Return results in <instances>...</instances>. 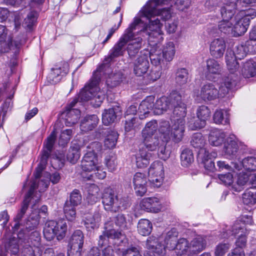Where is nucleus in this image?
Listing matches in <instances>:
<instances>
[{"label": "nucleus", "mask_w": 256, "mask_h": 256, "mask_svg": "<svg viewBox=\"0 0 256 256\" xmlns=\"http://www.w3.org/2000/svg\"><path fill=\"white\" fill-rule=\"evenodd\" d=\"M162 24L158 19L150 22L149 24H144L142 20L137 16L126 30H129L132 38L126 46V50L130 58H134L142 48L143 41L147 40L150 44L154 45L164 39Z\"/></svg>", "instance_id": "f257e3e1"}, {"label": "nucleus", "mask_w": 256, "mask_h": 256, "mask_svg": "<svg viewBox=\"0 0 256 256\" xmlns=\"http://www.w3.org/2000/svg\"><path fill=\"white\" fill-rule=\"evenodd\" d=\"M246 49V44L244 43L237 46L232 52L226 54V62L230 74L222 78L219 87L220 90L224 95L235 88L239 82L240 72L238 70L239 65L236 60H242L248 54Z\"/></svg>", "instance_id": "f03ea898"}, {"label": "nucleus", "mask_w": 256, "mask_h": 256, "mask_svg": "<svg viewBox=\"0 0 256 256\" xmlns=\"http://www.w3.org/2000/svg\"><path fill=\"white\" fill-rule=\"evenodd\" d=\"M172 109L173 116L170 126L171 136L175 142H179L182 138L185 128V117L186 115V106L182 102V98L174 101Z\"/></svg>", "instance_id": "7ed1b4c3"}, {"label": "nucleus", "mask_w": 256, "mask_h": 256, "mask_svg": "<svg viewBox=\"0 0 256 256\" xmlns=\"http://www.w3.org/2000/svg\"><path fill=\"white\" fill-rule=\"evenodd\" d=\"M114 224L121 230L127 229L126 217L124 214H119L116 216L110 218L104 225V230L100 236L98 246L102 247L108 244V239L121 240L124 236L120 231L114 228Z\"/></svg>", "instance_id": "20e7f679"}, {"label": "nucleus", "mask_w": 256, "mask_h": 256, "mask_svg": "<svg viewBox=\"0 0 256 256\" xmlns=\"http://www.w3.org/2000/svg\"><path fill=\"white\" fill-rule=\"evenodd\" d=\"M170 0H150L145 6H143L140 10V14L141 16L145 17L149 20H154L158 19V18H154L156 16L160 17L164 21H166L170 20L172 17V11L170 8H163L161 9H157L156 7L160 4H166ZM160 22L163 26L162 24ZM162 29V28H161Z\"/></svg>", "instance_id": "39448f33"}, {"label": "nucleus", "mask_w": 256, "mask_h": 256, "mask_svg": "<svg viewBox=\"0 0 256 256\" xmlns=\"http://www.w3.org/2000/svg\"><path fill=\"white\" fill-rule=\"evenodd\" d=\"M67 229V224L64 220H48L46 223L44 228V236L48 241L54 240L55 237L58 240H60L65 237Z\"/></svg>", "instance_id": "423d86ee"}, {"label": "nucleus", "mask_w": 256, "mask_h": 256, "mask_svg": "<svg viewBox=\"0 0 256 256\" xmlns=\"http://www.w3.org/2000/svg\"><path fill=\"white\" fill-rule=\"evenodd\" d=\"M102 199L106 211L116 212H119L122 207L126 208L122 202V199L119 198L116 190L110 186L106 188L104 190Z\"/></svg>", "instance_id": "0eeeda50"}, {"label": "nucleus", "mask_w": 256, "mask_h": 256, "mask_svg": "<svg viewBox=\"0 0 256 256\" xmlns=\"http://www.w3.org/2000/svg\"><path fill=\"white\" fill-rule=\"evenodd\" d=\"M236 12V4L224 3L221 7L220 13L222 20L218 22V30L224 34H231L233 36L232 21L233 16Z\"/></svg>", "instance_id": "6e6552de"}, {"label": "nucleus", "mask_w": 256, "mask_h": 256, "mask_svg": "<svg viewBox=\"0 0 256 256\" xmlns=\"http://www.w3.org/2000/svg\"><path fill=\"white\" fill-rule=\"evenodd\" d=\"M102 66L94 72L90 82L86 85L80 92L78 96L80 102L88 101L95 96V93L98 89V85L101 79Z\"/></svg>", "instance_id": "1a4fd4ad"}, {"label": "nucleus", "mask_w": 256, "mask_h": 256, "mask_svg": "<svg viewBox=\"0 0 256 256\" xmlns=\"http://www.w3.org/2000/svg\"><path fill=\"white\" fill-rule=\"evenodd\" d=\"M8 30L6 26L0 24V52L5 53L12 52L14 56L18 54L22 46L21 40H13L9 36L6 40Z\"/></svg>", "instance_id": "9d476101"}, {"label": "nucleus", "mask_w": 256, "mask_h": 256, "mask_svg": "<svg viewBox=\"0 0 256 256\" xmlns=\"http://www.w3.org/2000/svg\"><path fill=\"white\" fill-rule=\"evenodd\" d=\"M132 38L129 30H125L118 41L110 50L108 56L104 58L105 64H108L114 58L124 56L126 50V46Z\"/></svg>", "instance_id": "9b49d317"}, {"label": "nucleus", "mask_w": 256, "mask_h": 256, "mask_svg": "<svg viewBox=\"0 0 256 256\" xmlns=\"http://www.w3.org/2000/svg\"><path fill=\"white\" fill-rule=\"evenodd\" d=\"M159 132L160 134L161 142L157 147L158 154L160 159L166 160L169 158L170 153V151L166 148V143L170 138H172L169 123L167 122H162L159 128Z\"/></svg>", "instance_id": "f8f14e48"}, {"label": "nucleus", "mask_w": 256, "mask_h": 256, "mask_svg": "<svg viewBox=\"0 0 256 256\" xmlns=\"http://www.w3.org/2000/svg\"><path fill=\"white\" fill-rule=\"evenodd\" d=\"M82 195L79 190L75 189L70 194V200H67L64 207V212L68 220L72 221L76 216V206L80 204Z\"/></svg>", "instance_id": "ddd939ff"}, {"label": "nucleus", "mask_w": 256, "mask_h": 256, "mask_svg": "<svg viewBox=\"0 0 256 256\" xmlns=\"http://www.w3.org/2000/svg\"><path fill=\"white\" fill-rule=\"evenodd\" d=\"M41 236L39 232H32L29 238L28 244L24 248L22 256H42V252L40 248Z\"/></svg>", "instance_id": "4468645a"}, {"label": "nucleus", "mask_w": 256, "mask_h": 256, "mask_svg": "<svg viewBox=\"0 0 256 256\" xmlns=\"http://www.w3.org/2000/svg\"><path fill=\"white\" fill-rule=\"evenodd\" d=\"M84 242L83 232L80 230H76L70 240V249L68 250V256H81Z\"/></svg>", "instance_id": "2eb2a0df"}, {"label": "nucleus", "mask_w": 256, "mask_h": 256, "mask_svg": "<svg viewBox=\"0 0 256 256\" xmlns=\"http://www.w3.org/2000/svg\"><path fill=\"white\" fill-rule=\"evenodd\" d=\"M146 248L148 250L147 255L154 256H164L165 255V246L162 244L160 238L152 235L148 238L146 242Z\"/></svg>", "instance_id": "dca6fc26"}, {"label": "nucleus", "mask_w": 256, "mask_h": 256, "mask_svg": "<svg viewBox=\"0 0 256 256\" xmlns=\"http://www.w3.org/2000/svg\"><path fill=\"white\" fill-rule=\"evenodd\" d=\"M180 98L181 95L178 92L172 91L168 96H162L158 99L154 104V108L162 112L172 109L174 104V101Z\"/></svg>", "instance_id": "f3484780"}, {"label": "nucleus", "mask_w": 256, "mask_h": 256, "mask_svg": "<svg viewBox=\"0 0 256 256\" xmlns=\"http://www.w3.org/2000/svg\"><path fill=\"white\" fill-rule=\"evenodd\" d=\"M41 184L42 185L43 188H40V191H44V190L46 189L48 186V184H47L46 182L42 180H40L38 184L36 181H32L31 182L30 189L25 196L24 199L23 200L22 208L20 210V212H22V214H24L28 207L30 200L32 198H34L32 196L34 194V191L38 186Z\"/></svg>", "instance_id": "a211bd4d"}, {"label": "nucleus", "mask_w": 256, "mask_h": 256, "mask_svg": "<svg viewBox=\"0 0 256 256\" xmlns=\"http://www.w3.org/2000/svg\"><path fill=\"white\" fill-rule=\"evenodd\" d=\"M133 184L136 194L143 196L147 190L148 178L145 174L136 172L133 178Z\"/></svg>", "instance_id": "6ab92c4d"}, {"label": "nucleus", "mask_w": 256, "mask_h": 256, "mask_svg": "<svg viewBox=\"0 0 256 256\" xmlns=\"http://www.w3.org/2000/svg\"><path fill=\"white\" fill-rule=\"evenodd\" d=\"M226 49V43L223 38H220L213 40L210 44V55L216 59L223 57Z\"/></svg>", "instance_id": "aec40b11"}, {"label": "nucleus", "mask_w": 256, "mask_h": 256, "mask_svg": "<svg viewBox=\"0 0 256 256\" xmlns=\"http://www.w3.org/2000/svg\"><path fill=\"white\" fill-rule=\"evenodd\" d=\"M69 66L66 62H62L58 65L52 68V72L48 75L51 83L55 84L58 82L68 72Z\"/></svg>", "instance_id": "412c9836"}, {"label": "nucleus", "mask_w": 256, "mask_h": 256, "mask_svg": "<svg viewBox=\"0 0 256 256\" xmlns=\"http://www.w3.org/2000/svg\"><path fill=\"white\" fill-rule=\"evenodd\" d=\"M215 152H210L207 149H202L197 154V160L198 163L202 164L206 170L212 171L214 168V163L212 160V158L215 157Z\"/></svg>", "instance_id": "4be33fe9"}, {"label": "nucleus", "mask_w": 256, "mask_h": 256, "mask_svg": "<svg viewBox=\"0 0 256 256\" xmlns=\"http://www.w3.org/2000/svg\"><path fill=\"white\" fill-rule=\"evenodd\" d=\"M250 25L249 20L246 18H242L237 14L233 18V36H238L244 34L247 30Z\"/></svg>", "instance_id": "5701e85b"}, {"label": "nucleus", "mask_w": 256, "mask_h": 256, "mask_svg": "<svg viewBox=\"0 0 256 256\" xmlns=\"http://www.w3.org/2000/svg\"><path fill=\"white\" fill-rule=\"evenodd\" d=\"M140 206L143 210L154 213L159 212L162 208L159 199L156 197L143 198L140 202Z\"/></svg>", "instance_id": "b1692460"}, {"label": "nucleus", "mask_w": 256, "mask_h": 256, "mask_svg": "<svg viewBox=\"0 0 256 256\" xmlns=\"http://www.w3.org/2000/svg\"><path fill=\"white\" fill-rule=\"evenodd\" d=\"M150 66L148 58L146 55L141 54L134 62V73L138 76H142L145 74Z\"/></svg>", "instance_id": "393cba45"}, {"label": "nucleus", "mask_w": 256, "mask_h": 256, "mask_svg": "<svg viewBox=\"0 0 256 256\" xmlns=\"http://www.w3.org/2000/svg\"><path fill=\"white\" fill-rule=\"evenodd\" d=\"M98 164L96 154L93 152H90L84 156L81 162V168L84 172H90L94 170Z\"/></svg>", "instance_id": "a878e982"}, {"label": "nucleus", "mask_w": 256, "mask_h": 256, "mask_svg": "<svg viewBox=\"0 0 256 256\" xmlns=\"http://www.w3.org/2000/svg\"><path fill=\"white\" fill-rule=\"evenodd\" d=\"M219 90L212 83H207L202 86L200 90V98L204 101L212 100L218 98Z\"/></svg>", "instance_id": "bb28decb"}, {"label": "nucleus", "mask_w": 256, "mask_h": 256, "mask_svg": "<svg viewBox=\"0 0 256 256\" xmlns=\"http://www.w3.org/2000/svg\"><path fill=\"white\" fill-rule=\"evenodd\" d=\"M215 59L210 58L206 61L205 72L206 77L208 80H212L214 76L220 74L222 71L221 64Z\"/></svg>", "instance_id": "cd10ccee"}, {"label": "nucleus", "mask_w": 256, "mask_h": 256, "mask_svg": "<svg viewBox=\"0 0 256 256\" xmlns=\"http://www.w3.org/2000/svg\"><path fill=\"white\" fill-rule=\"evenodd\" d=\"M226 134L222 130L218 128H212L210 130L208 136V142L210 145L214 146H218L224 143Z\"/></svg>", "instance_id": "c85d7f7f"}, {"label": "nucleus", "mask_w": 256, "mask_h": 256, "mask_svg": "<svg viewBox=\"0 0 256 256\" xmlns=\"http://www.w3.org/2000/svg\"><path fill=\"white\" fill-rule=\"evenodd\" d=\"M100 220L101 214L98 211L95 212L93 214H85L82 219L84 225L88 230L98 228Z\"/></svg>", "instance_id": "c756f323"}, {"label": "nucleus", "mask_w": 256, "mask_h": 256, "mask_svg": "<svg viewBox=\"0 0 256 256\" xmlns=\"http://www.w3.org/2000/svg\"><path fill=\"white\" fill-rule=\"evenodd\" d=\"M154 96H150L140 102L138 108V112L140 113V119L146 118V116L149 114L150 110L154 107Z\"/></svg>", "instance_id": "7c9ffc66"}, {"label": "nucleus", "mask_w": 256, "mask_h": 256, "mask_svg": "<svg viewBox=\"0 0 256 256\" xmlns=\"http://www.w3.org/2000/svg\"><path fill=\"white\" fill-rule=\"evenodd\" d=\"M206 246V237L202 236H198L194 238L190 243V252L199 253L205 249Z\"/></svg>", "instance_id": "2f4dec72"}, {"label": "nucleus", "mask_w": 256, "mask_h": 256, "mask_svg": "<svg viewBox=\"0 0 256 256\" xmlns=\"http://www.w3.org/2000/svg\"><path fill=\"white\" fill-rule=\"evenodd\" d=\"M253 223L252 216L248 215L242 216L240 220H236L232 228V235L238 234L240 231L244 232V224H252Z\"/></svg>", "instance_id": "473e14b6"}, {"label": "nucleus", "mask_w": 256, "mask_h": 256, "mask_svg": "<svg viewBox=\"0 0 256 256\" xmlns=\"http://www.w3.org/2000/svg\"><path fill=\"white\" fill-rule=\"evenodd\" d=\"M234 136H230L224 143V151L228 156H235L238 148V143L234 139Z\"/></svg>", "instance_id": "72a5a7b5"}, {"label": "nucleus", "mask_w": 256, "mask_h": 256, "mask_svg": "<svg viewBox=\"0 0 256 256\" xmlns=\"http://www.w3.org/2000/svg\"><path fill=\"white\" fill-rule=\"evenodd\" d=\"M98 121L96 115L88 116L82 120L80 126V128L84 131L91 130L96 126Z\"/></svg>", "instance_id": "f704fd0d"}, {"label": "nucleus", "mask_w": 256, "mask_h": 256, "mask_svg": "<svg viewBox=\"0 0 256 256\" xmlns=\"http://www.w3.org/2000/svg\"><path fill=\"white\" fill-rule=\"evenodd\" d=\"M65 114V124L68 126H71L76 124L80 116V112L78 109L66 110L64 112Z\"/></svg>", "instance_id": "c9c22d12"}, {"label": "nucleus", "mask_w": 256, "mask_h": 256, "mask_svg": "<svg viewBox=\"0 0 256 256\" xmlns=\"http://www.w3.org/2000/svg\"><path fill=\"white\" fill-rule=\"evenodd\" d=\"M150 154L146 150L140 149L136 154V166L139 168L146 167L150 163Z\"/></svg>", "instance_id": "e433bc0d"}, {"label": "nucleus", "mask_w": 256, "mask_h": 256, "mask_svg": "<svg viewBox=\"0 0 256 256\" xmlns=\"http://www.w3.org/2000/svg\"><path fill=\"white\" fill-rule=\"evenodd\" d=\"M158 128V124L156 120L148 122L142 131V138H148L149 136H158V132L160 136L159 130L157 131Z\"/></svg>", "instance_id": "4c0bfd02"}, {"label": "nucleus", "mask_w": 256, "mask_h": 256, "mask_svg": "<svg viewBox=\"0 0 256 256\" xmlns=\"http://www.w3.org/2000/svg\"><path fill=\"white\" fill-rule=\"evenodd\" d=\"M242 74L245 78L256 76V62L252 60L246 62L242 70Z\"/></svg>", "instance_id": "58836bf2"}, {"label": "nucleus", "mask_w": 256, "mask_h": 256, "mask_svg": "<svg viewBox=\"0 0 256 256\" xmlns=\"http://www.w3.org/2000/svg\"><path fill=\"white\" fill-rule=\"evenodd\" d=\"M214 122L216 124L224 125L229 123V116L227 110L219 109L216 110L213 116Z\"/></svg>", "instance_id": "ea45409f"}, {"label": "nucleus", "mask_w": 256, "mask_h": 256, "mask_svg": "<svg viewBox=\"0 0 256 256\" xmlns=\"http://www.w3.org/2000/svg\"><path fill=\"white\" fill-rule=\"evenodd\" d=\"M175 52V46L173 42H168L163 46L162 50V57L166 61H172L174 58Z\"/></svg>", "instance_id": "a19ab883"}, {"label": "nucleus", "mask_w": 256, "mask_h": 256, "mask_svg": "<svg viewBox=\"0 0 256 256\" xmlns=\"http://www.w3.org/2000/svg\"><path fill=\"white\" fill-rule=\"evenodd\" d=\"M99 188L94 184L89 186L86 196V200L89 204H94L99 200Z\"/></svg>", "instance_id": "79ce46f5"}, {"label": "nucleus", "mask_w": 256, "mask_h": 256, "mask_svg": "<svg viewBox=\"0 0 256 256\" xmlns=\"http://www.w3.org/2000/svg\"><path fill=\"white\" fill-rule=\"evenodd\" d=\"M152 229V222L146 219H142L139 220L138 226V233L143 236L149 235Z\"/></svg>", "instance_id": "37998d69"}, {"label": "nucleus", "mask_w": 256, "mask_h": 256, "mask_svg": "<svg viewBox=\"0 0 256 256\" xmlns=\"http://www.w3.org/2000/svg\"><path fill=\"white\" fill-rule=\"evenodd\" d=\"M52 150H44L42 152L40 162L38 164L36 170V172L34 174L35 177L36 178H38L41 174L42 172L45 168V166L47 164L48 159L50 156V154Z\"/></svg>", "instance_id": "c03bdc74"}, {"label": "nucleus", "mask_w": 256, "mask_h": 256, "mask_svg": "<svg viewBox=\"0 0 256 256\" xmlns=\"http://www.w3.org/2000/svg\"><path fill=\"white\" fill-rule=\"evenodd\" d=\"M206 143V140L202 134L196 133L192 135L190 144L194 148L198 149V153L200 152L202 149H206L204 148Z\"/></svg>", "instance_id": "a18cd8bd"}, {"label": "nucleus", "mask_w": 256, "mask_h": 256, "mask_svg": "<svg viewBox=\"0 0 256 256\" xmlns=\"http://www.w3.org/2000/svg\"><path fill=\"white\" fill-rule=\"evenodd\" d=\"M80 148L79 145L73 144L71 146L66 155L67 160L72 164H76L80 158Z\"/></svg>", "instance_id": "49530a36"}, {"label": "nucleus", "mask_w": 256, "mask_h": 256, "mask_svg": "<svg viewBox=\"0 0 256 256\" xmlns=\"http://www.w3.org/2000/svg\"><path fill=\"white\" fill-rule=\"evenodd\" d=\"M144 143L146 148L150 151L157 149V147L161 142L160 136H149L148 138H143Z\"/></svg>", "instance_id": "de8ad7c7"}, {"label": "nucleus", "mask_w": 256, "mask_h": 256, "mask_svg": "<svg viewBox=\"0 0 256 256\" xmlns=\"http://www.w3.org/2000/svg\"><path fill=\"white\" fill-rule=\"evenodd\" d=\"M175 250L178 256L184 255L188 250L190 252V244L186 238H180L177 242L176 248Z\"/></svg>", "instance_id": "09e8293b"}, {"label": "nucleus", "mask_w": 256, "mask_h": 256, "mask_svg": "<svg viewBox=\"0 0 256 256\" xmlns=\"http://www.w3.org/2000/svg\"><path fill=\"white\" fill-rule=\"evenodd\" d=\"M118 137V132L114 130H109L104 140V146L109 149L115 148Z\"/></svg>", "instance_id": "8fccbe9b"}, {"label": "nucleus", "mask_w": 256, "mask_h": 256, "mask_svg": "<svg viewBox=\"0 0 256 256\" xmlns=\"http://www.w3.org/2000/svg\"><path fill=\"white\" fill-rule=\"evenodd\" d=\"M194 160L192 152L189 148H184L181 152L180 161L184 167L188 166Z\"/></svg>", "instance_id": "3c124183"}, {"label": "nucleus", "mask_w": 256, "mask_h": 256, "mask_svg": "<svg viewBox=\"0 0 256 256\" xmlns=\"http://www.w3.org/2000/svg\"><path fill=\"white\" fill-rule=\"evenodd\" d=\"M116 118V115L114 108L105 110L102 114V122L106 126L113 123Z\"/></svg>", "instance_id": "603ef678"}, {"label": "nucleus", "mask_w": 256, "mask_h": 256, "mask_svg": "<svg viewBox=\"0 0 256 256\" xmlns=\"http://www.w3.org/2000/svg\"><path fill=\"white\" fill-rule=\"evenodd\" d=\"M188 70L185 68H178L176 72V82L180 85L182 86L188 82Z\"/></svg>", "instance_id": "864d4df0"}, {"label": "nucleus", "mask_w": 256, "mask_h": 256, "mask_svg": "<svg viewBox=\"0 0 256 256\" xmlns=\"http://www.w3.org/2000/svg\"><path fill=\"white\" fill-rule=\"evenodd\" d=\"M176 235L172 234V232H168L164 239L166 244L165 254L166 253V248L169 250H176L177 243Z\"/></svg>", "instance_id": "5fc2aeb1"}, {"label": "nucleus", "mask_w": 256, "mask_h": 256, "mask_svg": "<svg viewBox=\"0 0 256 256\" xmlns=\"http://www.w3.org/2000/svg\"><path fill=\"white\" fill-rule=\"evenodd\" d=\"M149 175L164 176V168L161 162L155 161L152 164L149 170Z\"/></svg>", "instance_id": "6e6d98bb"}, {"label": "nucleus", "mask_w": 256, "mask_h": 256, "mask_svg": "<svg viewBox=\"0 0 256 256\" xmlns=\"http://www.w3.org/2000/svg\"><path fill=\"white\" fill-rule=\"evenodd\" d=\"M162 72L160 68L155 66L152 68L150 72L144 77L145 84H148L158 80L161 76Z\"/></svg>", "instance_id": "4d7b16f0"}, {"label": "nucleus", "mask_w": 256, "mask_h": 256, "mask_svg": "<svg viewBox=\"0 0 256 256\" xmlns=\"http://www.w3.org/2000/svg\"><path fill=\"white\" fill-rule=\"evenodd\" d=\"M122 81V76L120 73L110 74L106 78V84L109 88H113L118 85Z\"/></svg>", "instance_id": "13d9d810"}, {"label": "nucleus", "mask_w": 256, "mask_h": 256, "mask_svg": "<svg viewBox=\"0 0 256 256\" xmlns=\"http://www.w3.org/2000/svg\"><path fill=\"white\" fill-rule=\"evenodd\" d=\"M188 124L189 129L194 130L204 128L206 125V122L198 118L197 120L196 117L192 116L188 118Z\"/></svg>", "instance_id": "bf43d9fd"}, {"label": "nucleus", "mask_w": 256, "mask_h": 256, "mask_svg": "<svg viewBox=\"0 0 256 256\" xmlns=\"http://www.w3.org/2000/svg\"><path fill=\"white\" fill-rule=\"evenodd\" d=\"M243 168L250 171L256 170V157L248 156L242 160Z\"/></svg>", "instance_id": "052dcab7"}, {"label": "nucleus", "mask_w": 256, "mask_h": 256, "mask_svg": "<svg viewBox=\"0 0 256 256\" xmlns=\"http://www.w3.org/2000/svg\"><path fill=\"white\" fill-rule=\"evenodd\" d=\"M40 216L38 214L33 213L28 220L26 223V228L29 230H34L39 224Z\"/></svg>", "instance_id": "680f3d73"}, {"label": "nucleus", "mask_w": 256, "mask_h": 256, "mask_svg": "<svg viewBox=\"0 0 256 256\" xmlns=\"http://www.w3.org/2000/svg\"><path fill=\"white\" fill-rule=\"evenodd\" d=\"M210 110L208 106L204 105L200 106L196 110L197 118L204 121L210 117Z\"/></svg>", "instance_id": "e2e57ef3"}, {"label": "nucleus", "mask_w": 256, "mask_h": 256, "mask_svg": "<svg viewBox=\"0 0 256 256\" xmlns=\"http://www.w3.org/2000/svg\"><path fill=\"white\" fill-rule=\"evenodd\" d=\"M242 202L246 205H253L256 203V193L246 190L242 194Z\"/></svg>", "instance_id": "0e129e2a"}, {"label": "nucleus", "mask_w": 256, "mask_h": 256, "mask_svg": "<svg viewBox=\"0 0 256 256\" xmlns=\"http://www.w3.org/2000/svg\"><path fill=\"white\" fill-rule=\"evenodd\" d=\"M72 135V129H66L64 130L60 134L59 138V144L64 146L66 144Z\"/></svg>", "instance_id": "69168bd1"}, {"label": "nucleus", "mask_w": 256, "mask_h": 256, "mask_svg": "<svg viewBox=\"0 0 256 256\" xmlns=\"http://www.w3.org/2000/svg\"><path fill=\"white\" fill-rule=\"evenodd\" d=\"M240 7V12L238 14L242 18H246L249 20V22L251 19H253L256 16V10L252 8L248 9H242Z\"/></svg>", "instance_id": "338daca9"}, {"label": "nucleus", "mask_w": 256, "mask_h": 256, "mask_svg": "<svg viewBox=\"0 0 256 256\" xmlns=\"http://www.w3.org/2000/svg\"><path fill=\"white\" fill-rule=\"evenodd\" d=\"M106 165L110 172L116 170L117 166V160L114 154L108 156L106 158Z\"/></svg>", "instance_id": "774afa93"}]
</instances>
